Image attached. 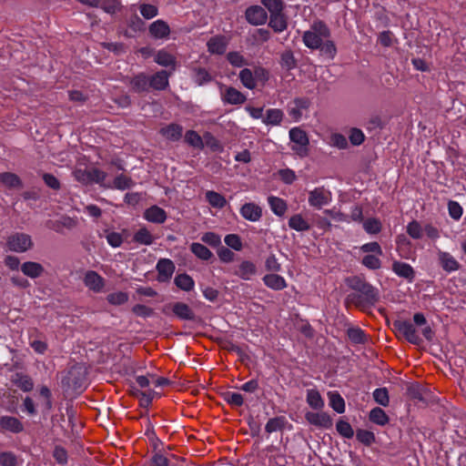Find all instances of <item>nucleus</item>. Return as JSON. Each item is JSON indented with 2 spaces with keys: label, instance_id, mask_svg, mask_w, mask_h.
I'll return each mask as SVG.
<instances>
[{
  "label": "nucleus",
  "instance_id": "f257e3e1",
  "mask_svg": "<svg viewBox=\"0 0 466 466\" xmlns=\"http://www.w3.org/2000/svg\"><path fill=\"white\" fill-rule=\"evenodd\" d=\"M348 285L357 293L350 294L347 299L361 309L370 308L380 300L378 289L360 277L349 279Z\"/></svg>",
  "mask_w": 466,
  "mask_h": 466
},
{
  "label": "nucleus",
  "instance_id": "f03ea898",
  "mask_svg": "<svg viewBox=\"0 0 466 466\" xmlns=\"http://www.w3.org/2000/svg\"><path fill=\"white\" fill-rule=\"evenodd\" d=\"M330 30L328 25L320 20L315 21L310 28L304 32L302 41L310 49H319L322 42L329 38Z\"/></svg>",
  "mask_w": 466,
  "mask_h": 466
},
{
  "label": "nucleus",
  "instance_id": "7ed1b4c3",
  "mask_svg": "<svg viewBox=\"0 0 466 466\" xmlns=\"http://www.w3.org/2000/svg\"><path fill=\"white\" fill-rule=\"evenodd\" d=\"M289 138L292 143L291 149L299 157H306L309 153V137L304 130L293 127L289 130Z\"/></svg>",
  "mask_w": 466,
  "mask_h": 466
},
{
  "label": "nucleus",
  "instance_id": "20e7f679",
  "mask_svg": "<svg viewBox=\"0 0 466 466\" xmlns=\"http://www.w3.org/2000/svg\"><path fill=\"white\" fill-rule=\"evenodd\" d=\"M6 246L11 251L22 253L33 247V241L28 234L16 232L8 237Z\"/></svg>",
  "mask_w": 466,
  "mask_h": 466
},
{
  "label": "nucleus",
  "instance_id": "39448f33",
  "mask_svg": "<svg viewBox=\"0 0 466 466\" xmlns=\"http://www.w3.org/2000/svg\"><path fill=\"white\" fill-rule=\"evenodd\" d=\"M332 200L331 192L324 187H319L309 192V204L315 208H321Z\"/></svg>",
  "mask_w": 466,
  "mask_h": 466
},
{
  "label": "nucleus",
  "instance_id": "423d86ee",
  "mask_svg": "<svg viewBox=\"0 0 466 466\" xmlns=\"http://www.w3.org/2000/svg\"><path fill=\"white\" fill-rule=\"evenodd\" d=\"M393 326L396 331L402 335L410 343L419 345L421 342V339L411 322L397 320L393 323Z\"/></svg>",
  "mask_w": 466,
  "mask_h": 466
},
{
  "label": "nucleus",
  "instance_id": "0eeeda50",
  "mask_svg": "<svg viewBox=\"0 0 466 466\" xmlns=\"http://www.w3.org/2000/svg\"><path fill=\"white\" fill-rule=\"evenodd\" d=\"M221 100L224 104L238 106L245 103L247 97L233 86H223L220 90Z\"/></svg>",
  "mask_w": 466,
  "mask_h": 466
},
{
  "label": "nucleus",
  "instance_id": "6e6552de",
  "mask_svg": "<svg viewBox=\"0 0 466 466\" xmlns=\"http://www.w3.org/2000/svg\"><path fill=\"white\" fill-rule=\"evenodd\" d=\"M437 258L441 268L447 273H451L460 269L459 261L449 252L438 249Z\"/></svg>",
  "mask_w": 466,
  "mask_h": 466
},
{
  "label": "nucleus",
  "instance_id": "1a4fd4ad",
  "mask_svg": "<svg viewBox=\"0 0 466 466\" xmlns=\"http://www.w3.org/2000/svg\"><path fill=\"white\" fill-rule=\"evenodd\" d=\"M156 268L157 271V280L159 282H167L171 279L176 268L171 259L160 258L157 263Z\"/></svg>",
  "mask_w": 466,
  "mask_h": 466
},
{
  "label": "nucleus",
  "instance_id": "9d476101",
  "mask_svg": "<svg viewBox=\"0 0 466 466\" xmlns=\"http://www.w3.org/2000/svg\"><path fill=\"white\" fill-rule=\"evenodd\" d=\"M247 21L254 25H259L266 23L268 15L265 9L259 5H252L246 10Z\"/></svg>",
  "mask_w": 466,
  "mask_h": 466
},
{
  "label": "nucleus",
  "instance_id": "9b49d317",
  "mask_svg": "<svg viewBox=\"0 0 466 466\" xmlns=\"http://www.w3.org/2000/svg\"><path fill=\"white\" fill-rule=\"evenodd\" d=\"M307 421L316 427L329 429L332 427V419L326 412H311L305 414Z\"/></svg>",
  "mask_w": 466,
  "mask_h": 466
},
{
  "label": "nucleus",
  "instance_id": "f8f14e48",
  "mask_svg": "<svg viewBox=\"0 0 466 466\" xmlns=\"http://www.w3.org/2000/svg\"><path fill=\"white\" fill-rule=\"evenodd\" d=\"M309 101L305 98H296L288 106V113L294 121H299L305 110L308 109Z\"/></svg>",
  "mask_w": 466,
  "mask_h": 466
},
{
  "label": "nucleus",
  "instance_id": "ddd939ff",
  "mask_svg": "<svg viewBox=\"0 0 466 466\" xmlns=\"http://www.w3.org/2000/svg\"><path fill=\"white\" fill-rule=\"evenodd\" d=\"M84 284L90 290H93L94 292H100L105 286V280L96 271L88 270L85 274Z\"/></svg>",
  "mask_w": 466,
  "mask_h": 466
},
{
  "label": "nucleus",
  "instance_id": "4468645a",
  "mask_svg": "<svg viewBox=\"0 0 466 466\" xmlns=\"http://www.w3.org/2000/svg\"><path fill=\"white\" fill-rule=\"evenodd\" d=\"M228 39L224 35L212 36L207 43L208 51L213 55H223L228 47Z\"/></svg>",
  "mask_w": 466,
  "mask_h": 466
},
{
  "label": "nucleus",
  "instance_id": "2eb2a0df",
  "mask_svg": "<svg viewBox=\"0 0 466 466\" xmlns=\"http://www.w3.org/2000/svg\"><path fill=\"white\" fill-rule=\"evenodd\" d=\"M240 215L247 220L256 222L262 217V208L255 203H246L240 208Z\"/></svg>",
  "mask_w": 466,
  "mask_h": 466
},
{
  "label": "nucleus",
  "instance_id": "dca6fc26",
  "mask_svg": "<svg viewBox=\"0 0 466 466\" xmlns=\"http://www.w3.org/2000/svg\"><path fill=\"white\" fill-rule=\"evenodd\" d=\"M22 422L15 417L3 416L0 418V431L3 432L10 431L18 433L23 431Z\"/></svg>",
  "mask_w": 466,
  "mask_h": 466
},
{
  "label": "nucleus",
  "instance_id": "f3484780",
  "mask_svg": "<svg viewBox=\"0 0 466 466\" xmlns=\"http://www.w3.org/2000/svg\"><path fill=\"white\" fill-rule=\"evenodd\" d=\"M149 33L156 39H164L168 37L170 28L165 21L159 19L150 25Z\"/></svg>",
  "mask_w": 466,
  "mask_h": 466
},
{
  "label": "nucleus",
  "instance_id": "a211bd4d",
  "mask_svg": "<svg viewBox=\"0 0 466 466\" xmlns=\"http://www.w3.org/2000/svg\"><path fill=\"white\" fill-rule=\"evenodd\" d=\"M144 218L151 223L162 224L167 219V213L163 208L152 206L145 210Z\"/></svg>",
  "mask_w": 466,
  "mask_h": 466
},
{
  "label": "nucleus",
  "instance_id": "6ab92c4d",
  "mask_svg": "<svg viewBox=\"0 0 466 466\" xmlns=\"http://www.w3.org/2000/svg\"><path fill=\"white\" fill-rule=\"evenodd\" d=\"M159 133L167 140L177 141L182 137L183 127L178 124L171 123L160 128Z\"/></svg>",
  "mask_w": 466,
  "mask_h": 466
},
{
  "label": "nucleus",
  "instance_id": "aec40b11",
  "mask_svg": "<svg viewBox=\"0 0 466 466\" xmlns=\"http://www.w3.org/2000/svg\"><path fill=\"white\" fill-rule=\"evenodd\" d=\"M170 73L161 70L148 78L149 86L156 90H164L168 86V77Z\"/></svg>",
  "mask_w": 466,
  "mask_h": 466
},
{
  "label": "nucleus",
  "instance_id": "412c9836",
  "mask_svg": "<svg viewBox=\"0 0 466 466\" xmlns=\"http://www.w3.org/2000/svg\"><path fill=\"white\" fill-rule=\"evenodd\" d=\"M21 271L26 277L36 279L43 275L45 269L38 262L26 261L21 265Z\"/></svg>",
  "mask_w": 466,
  "mask_h": 466
},
{
  "label": "nucleus",
  "instance_id": "4be33fe9",
  "mask_svg": "<svg viewBox=\"0 0 466 466\" xmlns=\"http://www.w3.org/2000/svg\"><path fill=\"white\" fill-rule=\"evenodd\" d=\"M392 271L399 277L412 281L414 279V270L412 267L405 262L394 261L392 264Z\"/></svg>",
  "mask_w": 466,
  "mask_h": 466
},
{
  "label": "nucleus",
  "instance_id": "5701e85b",
  "mask_svg": "<svg viewBox=\"0 0 466 466\" xmlns=\"http://www.w3.org/2000/svg\"><path fill=\"white\" fill-rule=\"evenodd\" d=\"M256 265L249 260H244L238 265L235 274L242 279L249 280L256 274Z\"/></svg>",
  "mask_w": 466,
  "mask_h": 466
},
{
  "label": "nucleus",
  "instance_id": "b1692460",
  "mask_svg": "<svg viewBox=\"0 0 466 466\" xmlns=\"http://www.w3.org/2000/svg\"><path fill=\"white\" fill-rule=\"evenodd\" d=\"M262 279L268 288L274 290H282L287 287L285 279L278 274H267Z\"/></svg>",
  "mask_w": 466,
  "mask_h": 466
},
{
  "label": "nucleus",
  "instance_id": "393cba45",
  "mask_svg": "<svg viewBox=\"0 0 466 466\" xmlns=\"http://www.w3.org/2000/svg\"><path fill=\"white\" fill-rule=\"evenodd\" d=\"M172 311L178 319L183 320H192L195 317L194 311L184 302L173 304Z\"/></svg>",
  "mask_w": 466,
  "mask_h": 466
},
{
  "label": "nucleus",
  "instance_id": "a878e982",
  "mask_svg": "<svg viewBox=\"0 0 466 466\" xmlns=\"http://www.w3.org/2000/svg\"><path fill=\"white\" fill-rule=\"evenodd\" d=\"M289 227L299 232L308 231L310 229L309 222L301 215H292L289 219Z\"/></svg>",
  "mask_w": 466,
  "mask_h": 466
},
{
  "label": "nucleus",
  "instance_id": "bb28decb",
  "mask_svg": "<svg viewBox=\"0 0 466 466\" xmlns=\"http://www.w3.org/2000/svg\"><path fill=\"white\" fill-rule=\"evenodd\" d=\"M133 240L140 245L150 246L155 242L156 237L146 227H141L135 232Z\"/></svg>",
  "mask_w": 466,
  "mask_h": 466
},
{
  "label": "nucleus",
  "instance_id": "cd10ccee",
  "mask_svg": "<svg viewBox=\"0 0 466 466\" xmlns=\"http://www.w3.org/2000/svg\"><path fill=\"white\" fill-rule=\"evenodd\" d=\"M268 203L271 211L278 217H283L288 209L287 202L278 197H268Z\"/></svg>",
  "mask_w": 466,
  "mask_h": 466
},
{
  "label": "nucleus",
  "instance_id": "c85d7f7f",
  "mask_svg": "<svg viewBox=\"0 0 466 466\" xmlns=\"http://www.w3.org/2000/svg\"><path fill=\"white\" fill-rule=\"evenodd\" d=\"M155 62L161 66H170L172 70H174L176 67L177 59L172 54L168 53L165 49H161L157 53L155 56Z\"/></svg>",
  "mask_w": 466,
  "mask_h": 466
},
{
  "label": "nucleus",
  "instance_id": "c756f323",
  "mask_svg": "<svg viewBox=\"0 0 466 466\" xmlns=\"http://www.w3.org/2000/svg\"><path fill=\"white\" fill-rule=\"evenodd\" d=\"M12 382L25 392L31 391L34 388L32 379L28 375L23 373H15L12 377Z\"/></svg>",
  "mask_w": 466,
  "mask_h": 466
},
{
  "label": "nucleus",
  "instance_id": "7c9ffc66",
  "mask_svg": "<svg viewBox=\"0 0 466 466\" xmlns=\"http://www.w3.org/2000/svg\"><path fill=\"white\" fill-rule=\"evenodd\" d=\"M283 117L284 113L282 110L278 108H271L267 110L262 121L266 125L278 126L282 122Z\"/></svg>",
  "mask_w": 466,
  "mask_h": 466
},
{
  "label": "nucleus",
  "instance_id": "2f4dec72",
  "mask_svg": "<svg viewBox=\"0 0 466 466\" xmlns=\"http://www.w3.org/2000/svg\"><path fill=\"white\" fill-rule=\"evenodd\" d=\"M307 403L314 410H321L324 407V400L315 389L307 390Z\"/></svg>",
  "mask_w": 466,
  "mask_h": 466
},
{
  "label": "nucleus",
  "instance_id": "473e14b6",
  "mask_svg": "<svg viewBox=\"0 0 466 466\" xmlns=\"http://www.w3.org/2000/svg\"><path fill=\"white\" fill-rule=\"evenodd\" d=\"M174 283L178 289L184 291H190L195 287L193 279L186 273L177 275Z\"/></svg>",
  "mask_w": 466,
  "mask_h": 466
},
{
  "label": "nucleus",
  "instance_id": "72a5a7b5",
  "mask_svg": "<svg viewBox=\"0 0 466 466\" xmlns=\"http://www.w3.org/2000/svg\"><path fill=\"white\" fill-rule=\"evenodd\" d=\"M369 418L370 421L380 426L386 425L390 420L386 412L379 407L373 408L370 410Z\"/></svg>",
  "mask_w": 466,
  "mask_h": 466
},
{
  "label": "nucleus",
  "instance_id": "f704fd0d",
  "mask_svg": "<svg viewBox=\"0 0 466 466\" xmlns=\"http://www.w3.org/2000/svg\"><path fill=\"white\" fill-rule=\"evenodd\" d=\"M0 182L9 188H18L22 186L19 177L10 172L0 174Z\"/></svg>",
  "mask_w": 466,
  "mask_h": 466
},
{
  "label": "nucleus",
  "instance_id": "c9c22d12",
  "mask_svg": "<svg viewBox=\"0 0 466 466\" xmlns=\"http://www.w3.org/2000/svg\"><path fill=\"white\" fill-rule=\"evenodd\" d=\"M131 87L136 92H143L147 90L149 86L148 77L145 74H139L134 76L131 81Z\"/></svg>",
  "mask_w": 466,
  "mask_h": 466
},
{
  "label": "nucleus",
  "instance_id": "e433bc0d",
  "mask_svg": "<svg viewBox=\"0 0 466 466\" xmlns=\"http://www.w3.org/2000/svg\"><path fill=\"white\" fill-rule=\"evenodd\" d=\"M190 250L197 258L202 260H208L213 255L206 246L197 242L190 245Z\"/></svg>",
  "mask_w": 466,
  "mask_h": 466
},
{
  "label": "nucleus",
  "instance_id": "4c0bfd02",
  "mask_svg": "<svg viewBox=\"0 0 466 466\" xmlns=\"http://www.w3.org/2000/svg\"><path fill=\"white\" fill-rule=\"evenodd\" d=\"M206 199L210 206L217 208H222L226 206V198L219 193L209 190L206 192Z\"/></svg>",
  "mask_w": 466,
  "mask_h": 466
},
{
  "label": "nucleus",
  "instance_id": "58836bf2",
  "mask_svg": "<svg viewBox=\"0 0 466 466\" xmlns=\"http://www.w3.org/2000/svg\"><path fill=\"white\" fill-rule=\"evenodd\" d=\"M330 407L338 413H343L345 411V401L343 398L338 392L328 393Z\"/></svg>",
  "mask_w": 466,
  "mask_h": 466
},
{
  "label": "nucleus",
  "instance_id": "ea45409f",
  "mask_svg": "<svg viewBox=\"0 0 466 466\" xmlns=\"http://www.w3.org/2000/svg\"><path fill=\"white\" fill-rule=\"evenodd\" d=\"M239 79L242 85L248 89H254L257 86L255 76L248 68H244L240 71Z\"/></svg>",
  "mask_w": 466,
  "mask_h": 466
},
{
  "label": "nucleus",
  "instance_id": "a19ab883",
  "mask_svg": "<svg viewBox=\"0 0 466 466\" xmlns=\"http://www.w3.org/2000/svg\"><path fill=\"white\" fill-rule=\"evenodd\" d=\"M287 423V420L285 417H275L272 419H269L265 426V431L268 433H272L278 431H281L285 424Z\"/></svg>",
  "mask_w": 466,
  "mask_h": 466
},
{
  "label": "nucleus",
  "instance_id": "79ce46f5",
  "mask_svg": "<svg viewBox=\"0 0 466 466\" xmlns=\"http://www.w3.org/2000/svg\"><path fill=\"white\" fill-rule=\"evenodd\" d=\"M185 141L191 147L202 149L204 147L203 138L194 130H188L185 134Z\"/></svg>",
  "mask_w": 466,
  "mask_h": 466
},
{
  "label": "nucleus",
  "instance_id": "37998d69",
  "mask_svg": "<svg viewBox=\"0 0 466 466\" xmlns=\"http://www.w3.org/2000/svg\"><path fill=\"white\" fill-rule=\"evenodd\" d=\"M204 147L207 146L214 152H222L223 146L218 139H217L212 134L207 132L203 137Z\"/></svg>",
  "mask_w": 466,
  "mask_h": 466
},
{
  "label": "nucleus",
  "instance_id": "c03bdc74",
  "mask_svg": "<svg viewBox=\"0 0 466 466\" xmlns=\"http://www.w3.org/2000/svg\"><path fill=\"white\" fill-rule=\"evenodd\" d=\"M363 228L368 234L375 235L380 232L382 225L378 218H371L363 221Z\"/></svg>",
  "mask_w": 466,
  "mask_h": 466
},
{
  "label": "nucleus",
  "instance_id": "a18cd8bd",
  "mask_svg": "<svg viewBox=\"0 0 466 466\" xmlns=\"http://www.w3.org/2000/svg\"><path fill=\"white\" fill-rule=\"evenodd\" d=\"M269 26L276 32H282L287 28V21L284 15L280 13L278 15H270Z\"/></svg>",
  "mask_w": 466,
  "mask_h": 466
},
{
  "label": "nucleus",
  "instance_id": "49530a36",
  "mask_svg": "<svg viewBox=\"0 0 466 466\" xmlns=\"http://www.w3.org/2000/svg\"><path fill=\"white\" fill-rule=\"evenodd\" d=\"M380 257L381 256L379 255L367 254L362 258L361 263L363 266L370 269H379L381 267V260L380 258Z\"/></svg>",
  "mask_w": 466,
  "mask_h": 466
},
{
  "label": "nucleus",
  "instance_id": "de8ad7c7",
  "mask_svg": "<svg viewBox=\"0 0 466 466\" xmlns=\"http://www.w3.org/2000/svg\"><path fill=\"white\" fill-rule=\"evenodd\" d=\"M374 400L383 407H387L390 403L389 392L386 388H379L373 391Z\"/></svg>",
  "mask_w": 466,
  "mask_h": 466
},
{
  "label": "nucleus",
  "instance_id": "09e8293b",
  "mask_svg": "<svg viewBox=\"0 0 466 466\" xmlns=\"http://www.w3.org/2000/svg\"><path fill=\"white\" fill-rule=\"evenodd\" d=\"M261 4L269 11L270 15L280 14L283 9L281 0H261Z\"/></svg>",
  "mask_w": 466,
  "mask_h": 466
},
{
  "label": "nucleus",
  "instance_id": "8fccbe9b",
  "mask_svg": "<svg viewBox=\"0 0 466 466\" xmlns=\"http://www.w3.org/2000/svg\"><path fill=\"white\" fill-rule=\"evenodd\" d=\"M156 392L154 390H148L146 391L137 390L135 395L138 398L140 406L143 408H147L155 396Z\"/></svg>",
  "mask_w": 466,
  "mask_h": 466
},
{
  "label": "nucleus",
  "instance_id": "3c124183",
  "mask_svg": "<svg viewBox=\"0 0 466 466\" xmlns=\"http://www.w3.org/2000/svg\"><path fill=\"white\" fill-rule=\"evenodd\" d=\"M194 81L198 86H202L211 81V76L205 68H196L194 70Z\"/></svg>",
  "mask_w": 466,
  "mask_h": 466
},
{
  "label": "nucleus",
  "instance_id": "603ef678",
  "mask_svg": "<svg viewBox=\"0 0 466 466\" xmlns=\"http://www.w3.org/2000/svg\"><path fill=\"white\" fill-rule=\"evenodd\" d=\"M407 233L412 238L419 239L422 237L423 228L418 221L413 220L407 225Z\"/></svg>",
  "mask_w": 466,
  "mask_h": 466
},
{
  "label": "nucleus",
  "instance_id": "864d4df0",
  "mask_svg": "<svg viewBox=\"0 0 466 466\" xmlns=\"http://www.w3.org/2000/svg\"><path fill=\"white\" fill-rule=\"evenodd\" d=\"M227 59L228 63L235 67H241L247 65V60L239 52L237 51L229 52L227 55Z\"/></svg>",
  "mask_w": 466,
  "mask_h": 466
},
{
  "label": "nucleus",
  "instance_id": "5fc2aeb1",
  "mask_svg": "<svg viewBox=\"0 0 466 466\" xmlns=\"http://www.w3.org/2000/svg\"><path fill=\"white\" fill-rule=\"evenodd\" d=\"M280 64L287 69H292L296 67L297 62L293 53L290 50L285 51L281 54Z\"/></svg>",
  "mask_w": 466,
  "mask_h": 466
},
{
  "label": "nucleus",
  "instance_id": "6e6d98bb",
  "mask_svg": "<svg viewBox=\"0 0 466 466\" xmlns=\"http://www.w3.org/2000/svg\"><path fill=\"white\" fill-rule=\"evenodd\" d=\"M224 241L227 246L233 248L234 250L239 251L242 249V241L238 235L228 234L225 237Z\"/></svg>",
  "mask_w": 466,
  "mask_h": 466
},
{
  "label": "nucleus",
  "instance_id": "4d7b16f0",
  "mask_svg": "<svg viewBox=\"0 0 466 466\" xmlns=\"http://www.w3.org/2000/svg\"><path fill=\"white\" fill-rule=\"evenodd\" d=\"M132 179L126 175H119L114 179V187L117 189H127L133 186Z\"/></svg>",
  "mask_w": 466,
  "mask_h": 466
},
{
  "label": "nucleus",
  "instance_id": "13d9d810",
  "mask_svg": "<svg viewBox=\"0 0 466 466\" xmlns=\"http://www.w3.org/2000/svg\"><path fill=\"white\" fill-rule=\"evenodd\" d=\"M338 432L345 438H351L354 434L353 429L348 421L339 420L336 424Z\"/></svg>",
  "mask_w": 466,
  "mask_h": 466
},
{
  "label": "nucleus",
  "instance_id": "bf43d9fd",
  "mask_svg": "<svg viewBox=\"0 0 466 466\" xmlns=\"http://www.w3.org/2000/svg\"><path fill=\"white\" fill-rule=\"evenodd\" d=\"M360 250L363 253H367L369 255L382 256V254H383L381 247L380 246V244L378 242H375V241L363 244L360 247Z\"/></svg>",
  "mask_w": 466,
  "mask_h": 466
},
{
  "label": "nucleus",
  "instance_id": "052dcab7",
  "mask_svg": "<svg viewBox=\"0 0 466 466\" xmlns=\"http://www.w3.org/2000/svg\"><path fill=\"white\" fill-rule=\"evenodd\" d=\"M127 300V294L122 291L114 292L107 296V301L112 305H122L126 303Z\"/></svg>",
  "mask_w": 466,
  "mask_h": 466
},
{
  "label": "nucleus",
  "instance_id": "680f3d73",
  "mask_svg": "<svg viewBox=\"0 0 466 466\" xmlns=\"http://www.w3.org/2000/svg\"><path fill=\"white\" fill-rule=\"evenodd\" d=\"M321 52L328 56L329 58L333 59L337 54V48L333 41L325 39L322 42V46H320Z\"/></svg>",
  "mask_w": 466,
  "mask_h": 466
},
{
  "label": "nucleus",
  "instance_id": "e2e57ef3",
  "mask_svg": "<svg viewBox=\"0 0 466 466\" xmlns=\"http://www.w3.org/2000/svg\"><path fill=\"white\" fill-rule=\"evenodd\" d=\"M201 240L211 247H218L221 244L220 236L214 232H206L201 237Z\"/></svg>",
  "mask_w": 466,
  "mask_h": 466
},
{
  "label": "nucleus",
  "instance_id": "0e129e2a",
  "mask_svg": "<svg viewBox=\"0 0 466 466\" xmlns=\"http://www.w3.org/2000/svg\"><path fill=\"white\" fill-rule=\"evenodd\" d=\"M348 336L354 343H363L365 341V334L360 328H350L348 329Z\"/></svg>",
  "mask_w": 466,
  "mask_h": 466
},
{
  "label": "nucleus",
  "instance_id": "69168bd1",
  "mask_svg": "<svg viewBox=\"0 0 466 466\" xmlns=\"http://www.w3.org/2000/svg\"><path fill=\"white\" fill-rule=\"evenodd\" d=\"M132 312L138 317L148 318L154 314V309L143 304H137L132 308Z\"/></svg>",
  "mask_w": 466,
  "mask_h": 466
},
{
  "label": "nucleus",
  "instance_id": "338daca9",
  "mask_svg": "<svg viewBox=\"0 0 466 466\" xmlns=\"http://www.w3.org/2000/svg\"><path fill=\"white\" fill-rule=\"evenodd\" d=\"M106 238L107 243L113 248H118L123 243L122 235L118 232H106Z\"/></svg>",
  "mask_w": 466,
  "mask_h": 466
},
{
  "label": "nucleus",
  "instance_id": "774afa93",
  "mask_svg": "<svg viewBox=\"0 0 466 466\" xmlns=\"http://www.w3.org/2000/svg\"><path fill=\"white\" fill-rule=\"evenodd\" d=\"M449 215L455 220H459L463 213L462 208L456 201H450L448 204Z\"/></svg>",
  "mask_w": 466,
  "mask_h": 466
}]
</instances>
